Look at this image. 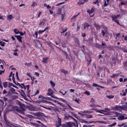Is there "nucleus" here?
<instances>
[{"instance_id":"obj_33","label":"nucleus","mask_w":127,"mask_h":127,"mask_svg":"<svg viewBox=\"0 0 127 127\" xmlns=\"http://www.w3.org/2000/svg\"><path fill=\"white\" fill-rule=\"evenodd\" d=\"M48 91L49 92H51V93L52 94H53V93H54V92L53 91L51 88H49L48 89Z\"/></svg>"},{"instance_id":"obj_34","label":"nucleus","mask_w":127,"mask_h":127,"mask_svg":"<svg viewBox=\"0 0 127 127\" xmlns=\"http://www.w3.org/2000/svg\"><path fill=\"white\" fill-rule=\"evenodd\" d=\"M106 97L110 99L113 98L114 97V96L113 95H106Z\"/></svg>"},{"instance_id":"obj_39","label":"nucleus","mask_w":127,"mask_h":127,"mask_svg":"<svg viewBox=\"0 0 127 127\" xmlns=\"http://www.w3.org/2000/svg\"><path fill=\"white\" fill-rule=\"evenodd\" d=\"M47 58H43V60L42 61L43 62L46 63L47 62Z\"/></svg>"},{"instance_id":"obj_50","label":"nucleus","mask_w":127,"mask_h":127,"mask_svg":"<svg viewBox=\"0 0 127 127\" xmlns=\"http://www.w3.org/2000/svg\"><path fill=\"white\" fill-rule=\"evenodd\" d=\"M25 64L26 65H27L28 66H30V64H31V63H26Z\"/></svg>"},{"instance_id":"obj_31","label":"nucleus","mask_w":127,"mask_h":127,"mask_svg":"<svg viewBox=\"0 0 127 127\" xmlns=\"http://www.w3.org/2000/svg\"><path fill=\"white\" fill-rule=\"evenodd\" d=\"M12 79L13 82L14 83H16V82L15 81V79L14 77V73L12 75Z\"/></svg>"},{"instance_id":"obj_13","label":"nucleus","mask_w":127,"mask_h":127,"mask_svg":"<svg viewBox=\"0 0 127 127\" xmlns=\"http://www.w3.org/2000/svg\"><path fill=\"white\" fill-rule=\"evenodd\" d=\"M46 21V20L45 19H43L40 22L39 24V25H42L43 26L45 22Z\"/></svg>"},{"instance_id":"obj_53","label":"nucleus","mask_w":127,"mask_h":127,"mask_svg":"<svg viewBox=\"0 0 127 127\" xmlns=\"http://www.w3.org/2000/svg\"><path fill=\"white\" fill-rule=\"evenodd\" d=\"M66 56V58L67 59H68L69 61H70V58L69 57L68 55H67L66 56Z\"/></svg>"},{"instance_id":"obj_1","label":"nucleus","mask_w":127,"mask_h":127,"mask_svg":"<svg viewBox=\"0 0 127 127\" xmlns=\"http://www.w3.org/2000/svg\"><path fill=\"white\" fill-rule=\"evenodd\" d=\"M66 124L67 127H72L73 126H76L75 124L74 123L69 122L66 123Z\"/></svg>"},{"instance_id":"obj_48","label":"nucleus","mask_w":127,"mask_h":127,"mask_svg":"<svg viewBox=\"0 0 127 127\" xmlns=\"http://www.w3.org/2000/svg\"><path fill=\"white\" fill-rule=\"evenodd\" d=\"M36 5V4L34 2H33L32 5V6L33 7H34Z\"/></svg>"},{"instance_id":"obj_24","label":"nucleus","mask_w":127,"mask_h":127,"mask_svg":"<svg viewBox=\"0 0 127 127\" xmlns=\"http://www.w3.org/2000/svg\"><path fill=\"white\" fill-rule=\"evenodd\" d=\"M119 74H113L112 76H111V77L112 78L115 77V76L118 77V76Z\"/></svg>"},{"instance_id":"obj_42","label":"nucleus","mask_w":127,"mask_h":127,"mask_svg":"<svg viewBox=\"0 0 127 127\" xmlns=\"http://www.w3.org/2000/svg\"><path fill=\"white\" fill-rule=\"evenodd\" d=\"M93 111H84V112H82L83 113H90L93 112Z\"/></svg>"},{"instance_id":"obj_14","label":"nucleus","mask_w":127,"mask_h":127,"mask_svg":"<svg viewBox=\"0 0 127 127\" xmlns=\"http://www.w3.org/2000/svg\"><path fill=\"white\" fill-rule=\"evenodd\" d=\"M75 43L78 45H79L80 44L79 42L78 39L77 38H75Z\"/></svg>"},{"instance_id":"obj_54","label":"nucleus","mask_w":127,"mask_h":127,"mask_svg":"<svg viewBox=\"0 0 127 127\" xmlns=\"http://www.w3.org/2000/svg\"><path fill=\"white\" fill-rule=\"evenodd\" d=\"M104 1H105V2L104 4V6H105L107 5L108 4V3H106V1L104 0Z\"/></svg>"},{"instance_id":"obj_58","label":"nucleus","mask_w":127,"mask_h":127,"mask_svg":"<svg viewBox=\"0 0 127 127\" xmlns=\"http://www.w3.org/2000/svg\"><path fill=\"white\" fill-rule=\"evenodd\" d=\"M0 102L2 105H3L4 104V103L2 100L0 99Z\"/></svg>"},{"instance_id":"obj_26","label":"nucleus","mask_w":127,"mask_h":127,"mask_svg":"<svg viewBox=\"0 0 127 127\" xmlns=\"http://www.w3.org/2000/svg\"><path fill=\"white\" fill-rule=\"evenodd\" d=\"M117 18L116 15H114L112 16V20L114 21L115 20V19H116Z\"/></svg>"},{"instance_id":"obj_35","label":"nucleus","mask_w":127,"mask_h":127,"mask_svg":"<svg viewBox=\"0 0 127 127\" xmlns=\"http://www.w3.org/2000/svg\"><path fill=\"white\" fill-rule=\"evenodd\" d=\"M96 112H99V113H102V114H104L105 115H107L108 114L107 113H105L103 112H101L99 110H96Z\"/></svg>"},{"instance_id":"obj_10","label":"nucleus","mask_w":127,"mask_h":127,"mask_svg":"<svg viewBox=\"0 0 127 127\" xmlns=\"http://www.w3.org/2000/svg\"><path fill=\"white\" fill-rule=\"evenodd\" d=\"M86 1V0H80V1L77 4L78 5H80L83 4Z\"/></svg>"},{"instance_id":"obj_7","label":"nucleus","mask_w":127,"mask_h":127,"mask_svg":"<svg viewBox=\"0 0 127 127\" xmlns=\"http://www.w3.org/2000/svg\"><path fill=\"white\" fill-rule=\"evenodd\" d=\"M65 117L66 119H69V118H70L71 119H73L76 122V121H77V120L73 118L72 116L69 115H65Z\"/></svg>"},{"instance_id":"obj_22","label":"nucleus","mask_w":127,"mask_h":127,"mask_svg":"<svg viewBox=\"0 0 127 127\" xmlns=\"http://www.w3.org/2000/svg\"><path fill=\"white\" fill-rule=\"evenodd\" d=\"M50 83L52 87H54L55 86V84L52 81H50Z\"/></svg>"},{"instance_id":"obj_15","label":"nucleus","mask_w":127,"mask_h":127,"mask_svg":"<svg viewBox=\"0 0 127 127\" xmlns=\"http://www.w3.org/2000/svg\"><path fill=\"white\" fill-rule=\"evenodd\" d=\"M125 116L121 115L119 116L118 118V119L119 120H123L125 119Z\"/></svg>"},{"instance_id":"obj_4","label":"nucleus","mask_w":127,"mask_h":127,"mask_svg":"<svg viewBox=\"0 0 127 127\" xmlns=\"http://www.w3.org/2000/svg\"><path fill=\"white\" fill-rule=\"evenodd\" d=\"M35 115L38 117L42 116H44L45 117H47V116H45V115L43 113L41 112L36 113H35Z\"/></svg>"},{"instance_id":"obj_25","label":"nucleus","mask_w":127,"mask_h":127,"mask_svg":"<svg viewBox=\"0 0 127 127\" xmlns=\"http://www.w3.org/2000/svg\"><path fill=\"white\" fill-rule=\"evenodd\" d=\"M3 84L4 86V88H6L7 86V82H5L3 83Z\"/></svg>"},{"instance_id":"obj_56","label":"nucleus","mask_w":127,"mask_h":127,"mask_svg":"<svg viewBox=\"0 0 127 127\" xmlns=\"http://www.w3.org/2000/svg\"><path fill=\"white\" fill-rule=\"evenodd\" d=\"M79 99H77V98H76L75 100V101L76 102H77L78 103H79Z\"/></svg>"},{"instance_id":"obj_23","label":"nucleus","mask_w":127,"mask_h":127,"mask_svg":"<svg viewBox=\"0 0 127 127\" xmlns=\"http://www.w3.org/2000/svg\"><path fill=\"white\" fill-rule=\"evenodd\" d=\"M103 28L104 29V30H103L102 31H104L105 32H107V27L104 26L103 27Z\"/></svg>"},{"instance_id":"obj_38","label":"nucleus","mask_w":127,"mask_h":127,"mask_svg":"<svg viewBox=\"0 0 127 127\" xmlns=\"http://www.w3.org/2000/svg\"><path fill=\"white\" fill-rule=\"evenodd\" d=\"M32 125H33L35 126L36 127H40L39 126V125H38V124H37L35 123H32Z\"/></svg>"},{"instance_id":"obj_60","label":"nucleus","mask_w":127,"mask_h":127,"mask_svg":"<svg viewBox=\"0 0 127 127\" xmlns=\"http://www.w3.org/2000/svg\"><path fill=\"white\" fill-rule=\"evenodd\" d=\"M84 94H87L88 95H90V93L89 92H87V91H86L85 92Z\"/></svg>"},{"instance_id":"obj_57","label":"nucleus","mask_w":127,"mask_h":127,"mask_svg":"<svg viewBox=\"0 0 127 127\" xmlns=\"http://www.w3.org/2000/svg\"><path fill=\"white\" fill-rule=\"evenodd\" d=\"M107 32H105L104 31H102V33H103V36H104L105 34L107 33Z\"/></svg>"},{"instance_id":"obj_59","label":"nucleus","mask_w":127,"mask_h":127,"mask_svg":"<svg viewBox=\"0 0 127 127\" xmlns=\"http://www.w3.org/2000/svg\"><path fill=\"white\" fill-rule=\"evenodd\" d=\"M39 108H37L36 107H34V110L36 111H38L40 109Z\"/></svg>"},{"instance_id":"obj_18","label":"nucleus","mask_w":127,"mask_h":127,"mask_svg":"<svg viewBox=\"0 0 127 127\" xmlns=\"http://www.w3.org/2000/svg\"><path fill=\"white\" fill-rule=\"evenodd\" d=\"M93 39L92 37H90L88 39V43L90 44H91L93 41Z\"/></svg>"},{"instance_id":"obj_64","label":"nucleus","mask_w":127,"mask_h":127,"mask_svg":"<svg viewBox=\"0 0 127 127\" xmlns=\"http://www.w3.org/2000/svg\"><path fill=\"white\" fill-rule=\"evenodd\" d=\"M67 29L66 28L65 29L63 30V31L62 32H61V33H64V32H66L67 31Z\"/></svg>"},{"instance_id":"obj_12","label":"nucleus","mask_w":127,"mask_h":127,"mask_svg":"<svg viewBox=\"0 0 127 127\" xmlns=\"http://www.w3.org/2000/svg\"><path fill=\"white\" fill-rule=\"evenodd\" d=\"M7 19L9 20H10L14 18L13 16L11 14L7 15Z\"/></svg>"},{"instance_id":"obj_21","label":"nucleus","mask_w":127,"mask_h":127,"mask_svg":"<svg viewBox=\"0 0 127 127\" xmlns=\"http://www.w3.org/2000/svg\"><path fill=\"white\" fill-rule=\"evenodd\" d=\"M95 47L97 48H100L101 47V45L98 44L96 43L95 45Z\"/></svg>"},{"instance_id":"obj_29","label":"nucleus","mask_w":127,"mask_h":127,"mask_svg":"<svg viewBox=\"0 0 127 127\" xmlns=\"http://www.w3.org/2000/svg\"><path fill=\"white\" fill-rule=\"evenodd\" d=\"M86 117L88 118H91L93 117V116L92 115H87L86 116Z\"/></svg>"},{"instance_id":"obj_9","label":"nucleus","mask_w":127,"mask_h":127,"mask_svg":"<svg viewBox=\"0 0 127 127\" xmlns=\"http://www.w3.org/2000/svg\"><path fill=\"white\" fill-rule=\"evenodd\" d=\"M36 122L39 123V124H38V125H39V126L40 127H45V126L43 124V123H42L40 121L37 120Z\"/></svg>"},{"instance_id":"obj_52","label":"nucleus","mask_w":127,"mask_h":127,"mask_svg":"<svg viewBox=\"0 0 127 127\" xmlns=\"http://www.w3.org/2000/svg\"><path fill=\"white\" fill-rule=\"evenodd\" d=\"M71 113L76 118V117L77 115L74 113L73 112H71Z\"/></svg>"},{"instance_id":"obj_28","label":"nucleus","mask_w":127,"mask_h":127,"mask_svg":"<svg viewBox=\"0 0 127 127\" xmlns=\"http://www.w3.org/2000/svg\"><path fill=\"white\" fill-rule=\"evenodd\" d=\"M14 32L16 34H18L19 33V31H18L16 29H15L14 30Z\"/></svg>"},{"instance_id":"obj_46","label":"nucleus","mask_w":127,"mask_h":127,"mask_svg":"<svg viewBox=\"0 0 127 127\" xmlns=\"http://www.w3.org/2000/svg\"><path fill=\"white\" fill-rule=\"evenodd\" d=\"M93 86L94 87H99V86L97 84L95 83H93Z\"/></svg>"},{"instance_id":"obj_62","label":"nucleus","mask_w":127,"mask_h":127,"mask_svg":"<svg viewBox=\"0 0 127 127\" xmlns=\"http://www.w3.org/2000/svg\"><path fill=\"white\" fill-rule=\"evenodd\" d=\"M82 36L83 37H85L86 36V34L85 33H82Z\"/></svg>"},{"instance_id":"obj_17","label":"nucleus","mask_w":127,"mask_h":127,"mask_svg":"<svg viewBox=\"0 0 127 127\" xmlns=\"http://www.w3.org/2000/svg\"><path fill=\"white\" fill-rule=\"evenodd\" d=\"M94 10L93 8H92L91 10H88L87 11L89 14H91L93 13L94 11Z\"/></svg>"},{"instance_id":"obj_11","label":"nucleus","mask_w":127,"mask_h":127,"mask_svg":"<svg viewBox=\"0 0 127 127\" xmlns=\"http://www.w3.org/2000/svg\"><path fill=\"white\" fill-rule=\"evenodd\" d=\"M118 126L120 127H127V124L125 123H122V124H119L118 125Z\"/></svg>"},{"instance_id":"obj_40","label":"nucleus","mask_w":127,"mask_h":127,"mask_svg":"<svg viewBox=\"0 0 127 127\" xmlns=\"http://www.w3.org/2000/svg\"><path fill=\"white\" fill-rule=\"evenodd\" d=\"M38 98H42V99H43L44 98L47 99V98L44 97L43 96L41 95H39L38 96Z\"/></svg>"},{"instance_id":"obj_27","label":"nucleus","mask_w":127,"mask_h":127,"mask_svg":"<svg viewBox=\"0 0 127 127\" xmlns=\"http://www.w3.org/2000/svg\"><path fill=\"white\" fill-rule=\"evenodd\" d=\"M84 25L86 27H88L90 26V25L88 23L86 22L84 24Z\"/></svg>"},{"instance_id":"obj_6","label":"nucleus","mask_w":127,"mask_h":127,"mask_svg":"<svg viewBox=\"0 0 127 127\" xmlns=\"http://www.w3.org/2000/svg\"><path fill=\"white\" fill-rule=\"evenodd\" d=\"M58 121L56 123V126L57 127H60L61 126V119L58 118Z\"/></svg>"},{"instance_id":"obj_44","label":"nucleus","mask_w":127,"mask_h":127,"mask_svg":"<svg viewBox=\"0 0 127 127\" xmlns=\"http://www.w3.org/2000/svg\"><path fill=\"white\" fill-rule=\"evenodd\" d=\"M4 42H1L0 41V45L2 46H4Z\"/></svg>"},{"instance_id":"obj_41","label":"nucleus","mask_w":127,"mask_h":127,"mask_svg":"<svg viewBox=\"0 0 127 127\" xmlns=\"http://www.w3.org/2000/svg\"><path fill=\"white\" fill-rule=\"evenodd\" d=\"M54 101L56 102H57V103L58 104H59L60 105H61L62 106H64V105L63 104H62V103H61L60 102H58V101L55 100Z\"/></svg>"},{"instance_id":"obj_63","label":"nucleus","mask_w":127,"mask_h":127,"mask_svg":"<svg viewBox=\"0 0 127 127\" xmlns=\"http://www.w3.org/2000/svg\"><path fill=\"white\" fill-rule=\"evenodd\" d=\"M24 111H23L22 110H21L19 113L23 114H24L25 113L24 112Z\"/></svg>"},{"instance_id":"obj_19","label":"nucleus","mask_w":127,"mask_h":127,"mask_svg":"<svg viewBox=\"0 0 127 127\" xmlns=\"http://www.w3.org/2000/svg\"><path fill=\"white\" fill-rule=\"evenodd\" d=\"M61 71L64 73L65 74H66L68 73V71H66L64 69H62L61 70Z\"/></svg>"},{"instance_id":"obj_61","label":"nucleus","mask_w":127,"mask_h":127,"mask_svg":"<svg viewBox=\"0 0 127 127\" xmlns=\"http://www.w3.org/2000/svg\"><path fill=\"white\" fill-rule=\"evenodd\" d=\"M27 75L28 76H29L30 78L32 77V76L31 75L30 73L29 72L27 73Z\"/></svg>"},{"instance_id":"obj_49","label":"nucleus","mask_w":127,"mask_h":127,"mask_svg":"<svg viewBox=\"0 0 127 127\" xmlns=\"http://www.w3.org/2000/svg\"><path fill=\"white\" fill-rule=\"evenodd\" d=\"M105 110L106 112H109L110 111V109L109 108H105Z\"/></svg>"},{"instance_id":"obj_2","label":"nucleus","mask_w":127,"mask_h":127,"mask_svg":"<svg viewBox=\"0 0 127 127\" xmlns=\"http://www.w3.org/2000/svg\"><path fill=\"white\" fill-rule=\"evenodd\" d=\"M113 109L115 110H122V106L119 105H117L114 107Z\"/></svg>"},{"instance_id":"obj_30","label":"nucleus","mask_w":127,"mask_h":127,"mask_svg":"<svg viewBox=\"0 0 127 127\" xmlns=\"http://www.w3.org/2000/svg\"><path fill=\"white\" fill-rule=\"evenodd\" d=\"M125 106H122V110H124L127 111V107Z\"/></svg>"},{"instance_id":"obj_43","label":"nucleus","mask_w":127,"mask_h":127,"mask_svg":"<svg viewBox=\"0 0 127 127\" xmlns=\"http://www.w3.org/2000/svg\"><path fill=\"white\" fill-rule=\"evenodd\" d=\"M78 15H76L73 16L71 18V20H72L73 19H74Z\"/></svg>"},{"instance_id":"obj_32","label":"nucleus","mask_w":127,"mask_h":127,"mask_svg":"<svg viewBox=\"0 0 127 127\" xmlns=\"http://www.w3.org/2000/svg\"><path fill=\"white\" fill-rule=\"evenodd\" d=\"M106 48L110 50H112L113 49V48L110 46H107Z\"/></svg>"},{"instance_id":"obj_36","label":"nucleus","mask_w":127,"mask_h":127,"mask_svg":"<svg viewBox=\"0 0 127 127\" xmlns=\"http://www.w3.org/2000/svg\"><path fill=\"white\" fill-rule=\"evenodd\" d=\"M9 86H12L13 87H14V88H18V87L17 86H16L15 85H14L12 83H10L9 84Z\"/></svg>"},{"instance_id":"obj_5","label":"nucleus","mask_w":127,"mask_h":127,"mask_svg":"<svg viewBox=\"0 0 127 127\" xmlns=\"http://www.w3.org/2000/svg\"><path fill=\"white\" fill-rule=\"evenodd\" d=\"M19 104L20 105V108L23 111H24L25 109V105L23 103L19 102Z\"/></svg>"},{"instance_id":"obj_47","label":"nucleus","mask_w":127,"mask_h":127,"mask_svg":"<svg viewBox=\"0 0 127 127\" xmlns=\"http://www.w3.org/2000/svg\"><path fill=\"white\" fill-rule=\"evenodd\" d=\"M51 97H52L56 99H59L56 96H55V95L53 94H52Z\"/></svg>"},{"instance_id":"obj_51","label":"nucleus","mask_w":127,"mask_h":127,"mask_svg":"<svg viewBox=\"0 0 127 127\" xmlns=\"http://www.w3.org/2000/svg\"><path fill=\"white\" fill-rule=\"evenodd\" d=\"M91 102H92L93 103H94L95 102V101L93 98H92L91 100Z\"/></svg>"},{"instance_id":"obj_20","label":"nucleus","mask_w":127,"mask_h":127,"mask_svg":"<svg viewBox=\"0 0 127 127\" xmlns=\"http://www.w3.org/2000/svg\"><path fill=\"white\" fill-rule=\"evenodd\" d=\"M62 9L60 8H59L58 10V12L57 13L58 14H62Z\"/></svg>"},{"instance_id":"obj_55","label":"nucleus","mask_w":127,"mask_h":127,"mask_svg":"<svg viewBox=\"0 0 127 127\" xmlns=\"http://www.w3.org/2000/svg\"><path fill=\"white\" fill-rule=\"evenodd\" d=\"M114 22H115L116 23H117L119 25L120 23L119 22V21L118 20H114Z\"/></svg>"},{"instance_id":"obj_8","label":"nucleus","mask_w":127,"mask_h":127,"mask_svg":"<svg viewBox=\"0 0 127 127\" xmlns=\"http://www.w3.org/2000/svg\"><path fill=\"white\" fill-rule=\"evenodd\" d=\"M14 37H16L20 42H22V41L21 39L22 37L20 36L15 35L14 36Z\"/></svg>"},{"instance_id":"obj_3","label":"nucleus","mask_w":127,"mask_h":127,"mask_svg":"<svg viewBox=\"0 0 127 127\" xmlns=\"http://www.w3.org/2000/svg\"><path fill=\"white\" fill-rule=\"evenodd\" d=\"M93 24L94 26L96 28L97 30H100L101 27L99 24H97L95 22H94Z\"/></svg>"},{"instance_id":"obj_45","label":"nucleus","mask_w":127,"mask_h":127,"mask_svg":"<svg viewBox=\"0 0 127 127\" xmlns=\"http://www.w3.org/2000/svg\"><path fill=\"white\" fill-rule=\"evenodd\" d=\"M65 3V2H63L59 3H58L56 5L57 6H59L61 4H64Z\"/></svg>"},{"instance_id":"obj_37","label":"nucleus","mask_w":127,"mask_h":127,"mask_svg":"<svg viewBox=\"0 0 127 127\" xmlns=\"http://www.w3.org/2000/svg\"><path fill=\"white\" fill-rule=\"evenodd\" d=\"M10 91L11 92L13 93H14L15 91V89L13 88H11L10 89Z\"/></svg>"},{"instance_id":"obj_16","label":"nucleus","mask_w":127,"mask_h":127,"mask_svg":"<svg viewBox=\"0 0 127 127\" xmlns=\"http://www.w3.org/2000/svg\"><path fill=\"white\" fill-rule=\"evenodd\" d=\"M14 110H16L18 112H19L21 109L18 108L17 106H15L13 107Z\"/></svg>"}]
</instances>
